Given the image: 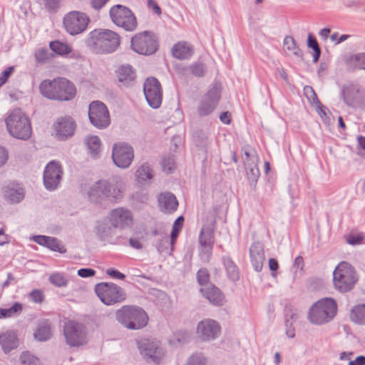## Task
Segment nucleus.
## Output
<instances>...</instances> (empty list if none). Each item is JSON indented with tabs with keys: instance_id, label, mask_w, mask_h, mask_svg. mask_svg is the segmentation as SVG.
<instances>
[{
	"instance_id": "1",
	"label": "nucleus",
	"mask_w": 365,
	"mask_h": 365,
	"mask_svg": "<svg viewBox=\"0 0 365 365\" xmlns=\"http://www.w3.org/2000/svg\"><path fill=\"white\" fill-rule=\"evenodd\" d=\"M39 90L44 97L58 101H71L77 93L75 84L64 77L43 81L39 86Z\"/></svg>"
},
{
	"instance_id": "2",
	"label": "nucleus",
	"mask_w": 365,
	"mask_h": 365,
	"mask_svg": "<svg viewBox=\"0 0 365 365\" xmlns=\"http://www.w3.org/2000/svg\"><path fill=\"white\" fill-rule=\"evenodd\" d=\"M6 130L13 138L26 140L32 135L31 122L27 115L16 108L8 113L5 118Z\"/></svg>"
},
{
	"instance_id": "3",
	"label": "nucleus",
	"mask_w": 365,
	"mask_h": 365,
	"mask_svg": "<svg viewBox=\"0 0 365 365\" xmlns=\"http://www.w3.org/2000/svg\"><path fill=\"white\" fill-rule=\"evenodd\" d=\"M119 35L109 29H96L89 34L88 43L97 53H110L120 45Z\"/></svg>"
},
{
	"instance_id": "4",
	"label": "nucleus",
	"mask_w": 365,
	"mask_h": 365,
	"mask_svg": "<svg viewBox=\"0 0 365 365\" xmlns=\"http://www.w3.org/2000/svg\"><path fill=\"white\" fill-rule=\"evenodd\" d=\"M337 313V303L331 297L316 302L309 309V320L315 324H324L332 320Z\"/></svg>"
},
{
	"instance_id": "5",
	"label": "nucleus",
	"mask_w": 365,
	"mask_h": 365,
	"mask_svg": "<svg viewBox=\"0 0 365 365\" xmlns=\"http://www.w3.org/2000/svg\"><path fill=\"white\" fill-rule=\"evenodd\" d=\"M359 280L355 268L349 262H341L333 272V284L334 288L346 292L351 290Z\"/></svg>"
},
{
	"instance_id": "6",
	"label": "nucleus",
	"mask_w": 365,
	"mask_h": 365,
	"mask_svg": "<svg viewBox=\"0 0 365 365\" xmlns=\"http://www.w3.org/2000/svg\"><path fill=\"white\" fill-rule=\"evenodd\" d=\"M117 319L129 329H140L148 322L147 313L136 306H123L116 313Z\"/></svg>"
},
{
	"instance_id": "7",
	"label": "nucleus",
	"mask_w": 365,
	"mask_h": 365,
	"mask_svg": "<svg viewBox=\"0 0 365 365\" xmlns=\"http://www.w3.org/2000/svg\"><path fill=\"white\" fill-rule=\"evenodd\" d=\"M112 21L126 31H134L137 27V19L133 12L128 7L117 4L109 11Z\"/></svg>"
},
{
	"instance_id": "8",
	"label": "nucleus",
	"mask_w": 365,
	"mask_h": 365,
	"mask_svg": "<svg viewBox=\"0 0 365 365\" xmlns=\"http://www.w3.org/2000/svg\"><path fill=\"white\" fill-rule=\"evenodd\" d=\"M95 291L101 302L106 305L121 302L126 296L123 289L113 283H99L96 286Z\"/></svg>"
},
{
	"instance_id": "9",
	"label": "nucleus",
	"mask_w": 365,
	"mask_h": 365,
	"mask_svg": "<svg viewBox=\"0 0 365 365\" xmlns=\"http://www.w3.org/2000/svg\"><path fill=\"white\" fill-rule=\"evenodd\" d=\"M133 50L141 55H151L158 50V42L155 36L148 31L136 34L131 38Z\"/></svg>"
},
{
	"instance_id": "10",
	"label": "nucleus",
	"mask_w": 365,
	"mask_h": 365,
	"mask_svg": "<svg viewBox=\"0 0 365 365\" xmlns=\"http://www.w3.org/2000/svg\"><path fill=\"white\" fill-rule=\"evenodd\" d=\"M89 21L88 16L84 13L73 11L64 16L63 24L66 31L74 36L83 32L87 29Z\"/></svg>"
},
{
	"instance_id": "11",
	"label": "nucleus",
	"mask_w": 365,
	"mask_h": 365,
	"mask_svg": "<svg viewBox=\"0 0 365 365\" xmlns=\"http://www.w3.org/2000/svg\"><path fill=\"white\" fill-rule=\"evenodd\" d=\"M64 336L71 346H79L86 344L87 335L85 327L77 322L68 321L64 327Z\"/></svg>"
},
{
	"instance_id": "12",
	"label": "nucleus",
	"mask_w": 365,
	"mask_h": 365,
	"mask_svg": "<svg viewBox=\"0 0 365 365\" xmlns=\"http://www.w3.org/2000/svg\"><path fill=\"white\" fill-rule=\"evenodd\" d=\"M88 117L91 123L96 128H104L110 124L108 110L102 102L93 101L90 104Z\"/></svg>"
},
{
	"instance_id": "13",
	"label": "nucleus",
	"mask_w": 365,
	"mask_h": 365,
	"mask_svg": "<svg viewBox=\"0 0 365 365\" xmlns=\"http://www.w3.org/2000/svg\"><path fill=\"white\" fill-rule=\"evenodd\" d=\"M143 91L148 104L153 108H158L162 103L163 91L158 79L148 78L144 83Z\"/></svg>"
},
{
	"instance_id": "14",
	"label": "nucleus",
	"mask_w": 365,
	"mask_h": 365,
	"mask_svg": "<svg viewBox=\"0 0 365 365\" xmlns=\"http://www.w3.org/2000/svg\"><path fill=\"white\" fill-rule=\"evenodd\" d=\"M138 349L143 357L149 363L159 364L164 356V352L158 341L143 339L138 344Z\"/></svg>"
},
{
	"instance_id": "15",
	"label": "nucleus",
	"mask_w": 365,
	"mask_h": 365,
	"mask_svg": "<svg viewBox=\"0 0 365 365\" xmlns=\"http://www.w3.org/2000/svg\"><path fill=\"white\" fill-rule=\"evenodd\" d=\"M133 150L132 147L126 143H119L113 148L112 158L114 163L119 168H126L133 160Z\"/></svg>"
},
{
	"instance_id": "16",
	"label": "nucleus",
	"mask_w": 365,
	"mask_h": 365,
	"mask_svg": "<svg viewBox=\"0 0 365 365\" xmlns=\"http://www.w3.org/2000/svg\"><path fill=\"white\" fill-rule=\"evenodd\" d=\"M62 173V168L58 162L52 160L48 163L43 173V182L46 189H56L60 183Z\"/></svg>"
},
{
	"instance_id": "17",
	"label": "nucleus",
	"mask_w": 365,
	"mask_h": 365,
	"mask_svg": "<svg viewBox=\"0 0 365 365\" xmlns=\"http://www.w3.org/2000/svg\"><path fill=\"white\" fill-rule=\"evenodd\" d=\"M109 221L113 227L123 230L133 226L134 217L130 210L118 207L110 212Z\"/></svg>"
},
{
	"instance_id": "18",
	"label": "nucleus",
	"mask_w": 365,
	"mask_h": 365,
	"mask_svg": "<svg viewBox=\"0 0 365 365\" xmlns=\"http://www.w3.org/2000/svg\"><path fill=\"white\" fill-rule=\"evenodd\" d=\"M220 331L219 324L212 319H205L198 323L197 327V337L202 341L214 339Z\"/></svg>"
},
{
	"instance_id": "19",
	"label": "nucleus",
	"mask_w": 365,
	"mask_h": 365,
	"mask_svg": "<svg viewBox=\"0 0 365 365\" xmlns=\"http://www.w3.org/2000/svg\"><path fill=\"white\" fill-rule=\"evenodd\" d=\"M171 54L173 57L176 59L182 61L187 60L194 54V48L187 41H178L173 46Z\"/></svg>"
},
{
	"instance_id": "20",
	"label": "nucleus",
	"mask_w": 365,
	"mask_h": 365,
	"mask_svg": "<svg viewBox=\"0 0 365 365\" xmlns=\"http://www.w3.org/2000/svg\"><path fill=\"white\" fill-rule=\"evenodd\" d=\"M54 129L59 138H66L73 134L75 125L70 117L60 118L55 123Z\"/></svg>"
},
{
	"instance_id": "21",
	"label": "nucleus",
	"mask_w": 365,
	"mask_h": 365,
	"mask_svg": "<svg viewBox=\"0 0 365 365\" xmlns=\"http://www.w3.org/2000/svg\"><path fill=\"white\" fill-rule=\"evenodd\" d=\"M250 258L255 270L257 272L261 271L264 260V248L262 244L255 242L251 245Z\"/></svg>"
},
{
	"instance_id": "22",
	"label": "nucleus",
	"mask_w": 365,
	"mask_h": 365,
	"mask_svg": "<svg viewBox=\"0 0 365 365\" xmlns=\"http://www.w3.org/2000/svg\"><path fill=\"white\" fill-rule=\"evenodd\" d=\"M88 198L96 203L106 200V181L99 180L93 185L88 192Z\"/></svg>"
},
{
	"instance_id": "23",
	"label": "nucleus",
	"mask_w": 365,
	"mask_h": 365,
	"mask_svg": "<svg viewBox=\"0 0 365 365\" xmlns=\"http://www.w3.org/2000/svg\"><path fill=\"white\" fill-rule=\"evenodd\" d=\"M32 240L37 244L45 246L52 251L62 254L66 252V249L56 238L43 235H37L34 236Z\"/></svg>"
},
{
	"instance_id": "24",
	"label": "nucleus",
	"mask_w": 365,
	"mask_h": 365,
	"mask_svg": "<svg viewBox=\"0 0 365 365\" xmlns=\"http://www.w3.org/2000/svg\"><path fill=\"white\" fill-rule=\"evenodd\" d=\"M158 203L160 210L164 212H172L178 207L176 197L170 192L160 194L158 197Z\"/></svg>"
},
{
	"instance_id": "25",
	"label": "nucleus",
	"mask_w": 365,
	"mask_h": 365,
	"mask_svg": "<svg viewBox=\"0 0 365 365\" xmlns=\"http://www.w3.org/2000/svg\"><path fill=\"white\" fill-rule=\"evenodd\" d=\"M203 295L213 304L220 305L224 302V297L220 290L215 286L210 284L200 289Z\"/></svg>"
},
{
	"instance_id": "26",
	"label": "nucleus",
	"mask_w": 365,
	"mask_h": 365,
	"mask_svg": "<svg viewBox=\"0 0 365 365\" xmlns=\"http://www.w3.org/2000/svg\"><path fill=\"white\" fill-rule=\"evenodd\" d=\"M4 195L6 198L13 202H19L23 200L24 192L18 184L10 183L4 187Z\"/></svg>"
},
{
	"instance_id": "27",
	"label": "nucleus",
	"mask_w": 365,
	"mask_h": 365,
	"mask_svg": "<svg viewBox=\"0 0 365 365\" xmlns=\"http://www.w3.org/2000/svg\"><path fill=\"white\" fill-rule=\"evenodd\" d=\"M0 344L5 352L17 347L18 340L14 332L7 331L0 334Z\"/></svg>"
},
{
	"instance_id": "28",
	"label": "nucleus",
	"mask_w": 365,
	"mask_h": 365,
	"mask_svg": "<svg viewBox=\"0 0 365 365\" xmlns=\"http://www.w3.org/2000/svg\"><path fill=\"white\" fill-rule=\"evenodd\" d=\"M123 186L120 183L110 184L106 181V199L117 200L123 197Z\"/></svg>"
},
{
	"instance_id": "29",
	"label": "nucleus",
	"mask_w": 365,
	"mask_h": 365,
	"mask_svg": "<svg viewBox=\"0 0 365 365\" xmlns=\"http://www.w3.org/2000/svg\"><path fill=\"white\" fill-rule=\"evenodd\" d=\"M217 99L206 96L201 102L198 109L200 115H207L212 113L217 106Z\"/></svg>"
},
{
	"instance_id": "30",
	"label": "nucleus",
	"mask_w": 365,
	"mask_h": 365,
	"mask_svg": "<svg viewBox=\"0 0 365 365\" xmlns=\"http://www.w3.org/2000/svg\"><path fill=\"white\" fill-rule=\"evenodd\" d=\"M117 77L120 82L128 83L135 79V75L130 66H122L116 71Z\"/></svg>"
},
{
	"instance_id": "31",
	"label": "nucleus",
	"mask_w": 365,
	"mask_h": 365,
	"mask_svg": "<svg viewBox=\"0 0 365 365\" xmlns=\"http://www.w3.org/2000/svg\"><path fill=\"white\" fill-rule=\"evenodd\" d=\"M346 64L351 69H365V53L350 56L346 59Z\"/></svg>"
},
{
	"instance_id": "32",
	"label": "nucleus",
	"mask_w": 365,
	"mask_h": 365,
	"mask_svg": "<svg viewBox=\"0 0 365 365\" xmlns=\"http://www.w3.org/2000/svg\"><path fill=\"white\" fill-rule=\"evenodd\" d=\"M350 318L356 324L365 325V304L354 307L351 310Z\"/></svg>"
},
{
	"instance_id": "33",
	"label": "nucleus",
	"mask_w": 365,
	"mask_h": 365,
	"mask_svg": "<svg viewBox=\"0 0 365 365\" xmlns=\"http://www.w3.org/2000/svg\"><path fill=\"white\" fill-rule=\"evenodd\" d=\"M23 310V306L19 302H15L9 308H1L0 309V319L10 318L16 317L21 313Z\"/></svg>"
},
{
	"instance_id": "34",
	"label": "nucleus",
	"mask_w": 365,
	"mask_h": 365,
	"mask_svg": "<svg viewBox=\"0 0 365 365\" xmlns=\"http://www.w3.org/2000/svg\"><path fill=\"white\" fill-rule=\"evenodd\" d=\"M215 241L214 232L211 229L202 228L200 235V243L205 247L212 248Z\"/></svg>"
},
{
	"instance_id": "35",
	"label": "nucleus",
	"mask_w": 365,
	"mask_h": 365,
	"mask_svg": "<svg viewBox=\"0 0 365 365\" xmlns=\"http://www.w3.org/2000/svg\"><path fill=\"white\" fill-rule=\"evenodd\" d=\"M346 242L351 245L365 244V234L362 232L351 231L345 236Z\"/></svg>"
},
{
	"instance_id": "36",
	"label": "nucleus",
	"mask_w": 365,
	"mask_h": 365,
	"mask_svg": "<svg viewBox=\"0 0 365 365\" xmlns=\"http://www.w3.org/2000/svg\"><path fill=\"white\" fill-rule=\"evenodd\" d=\"M49 46L53 52L60 56L67 55L72 51L71 46L59 41H52Z\"/></svg>"
},
{
	"instance_id": "37",
	"label": "nucleus",
	"mask_w": 365,
	"mask_h": 365,
	"mask_svg": "<svg viewBox=\"0 0 365 365\" xmlns=\"http://www.w3.org/2000/svg\"><path fill=\"white\" fill-rule=\"evenodd\" d=\"M223 263L227 272L229 277L232 279L238 278V268L232 259L229 257L223 258Z\"/></svg>"
},
{
	"instance_id": "38",
	"label": "nucleus",
	"mask_w": 365,
	"mask_h": 365,
	"mask_svg": "<svg viewBox=\"0 0 365 365\" xmlns=\"http://www.w3.org/2000/svg\"><path fill=\"white\" fill-rule=\"evenodd\" d=\"M153 177L151 170L148 165H142L136 171V178L138 182L145 183Z\"/></svg>"
},
{
	"instance_id": "39",
	"label": "nucleus",
	"mask_w": 365,
	"mask_h": 365,
	"mask_svg": "<svg viewBox=\"0 0 365 365\" xmlns=\"http://www.w3.org/2000/svg\"><path fill=\"white\" fill-rule=\"evenodd\" d=\"M183 222H184L183 217L180 216L175 220V221L173 223L171 236H170V238H171L170 243H171L172 247L174 246V245L176 242L177 237H178L180 232L182 229Z\"/></svg>"
},
{
	"instance_id": "40",
	"label": "nucleus",
	"mask_w": 365,
	"mask_h": 365,
	"mask_svg": "<svg viewBox=\"0 0 365 365\" xmlns=\"http://www.w3.org/2000/svg\"><path fill=\"white\" fill-rule=\"evenodd\" d=\"M283 49L288 55L297 54L299 50L293 37L289 36L284 38Z\"/></svg>"
},
{
	"instance_id": "41",
	"label": "nucleus",
	"mask_w": 365,
	"mask_h": 365,
	"mask_svg": "<svg viewBox=\"0 0 365 365\" xmlns=\"http://www.w3.org/2000/svg\"><path fill=\"white\" fill-rule=\"evenodd\" d=\"M86 144L92 154L95 155L98 153L101 148V141L98 136H88L86 139Z\"/></svg>"
},
{
	"instance_id": "42",
	"label": "nucleus",
	"mask_w": 365,
	"mask_h": 365,
	"mask_svg": "<svg viewBox=\"0 0 365 365\" xmlns=\"http://www.w3.org/2000/svg\"><path fill=\"white\" fill-rule=\"evenodd\" d=\"M51 336V329L48 324L40 326L34 333V337L38 341H46Z\"/></svg>"
},
{
	"instance_id": "43",
	"label": "nucleus",
	"mask_w": 365,
	"mask_h": 365,
	"mask_svg": "<svg viewBox=\"0 0 365 365\" xmlns=\"http://www.w3.org/2000/svg\"><path fill=\"white\" fill-rule=\"evenodd\" d=\"M50 282L56 287H66L68 284L67 279L64 275L59 272H55L49 277Z\"/></svg>"
},
{
	"instance_id": "44",
	"label": "nucleus",
	"mask_w": 365,
	"mask_h": 365,
	"mask_svg": "<svg viewBox=\"0 0 365 365\" xmlns=\"http://www.w3.org/2000/svg\"><path fill=\"white\" fill-rule=\"evenodd\" d=\"M198 283L205 287L208 286L210 275L206 269H200L197 273Z\"/></svg>"
},
{
	"instance_id": "45",
	"label": "nucleus",
	"mask_w": 365,
	"mask_h": 365,
	"mask_svg": "<svg viewBox=\"0 0 365 365\" xmlns=\"http://www.w3.org/2000/svg\"><path fill=\"white\" fill-rule=\"evenodd\" d=\"M308 46L314 50V59L315 61H317L320 56V48L316 38L312 35H309L308 36Z\"/></svg>"
},
{
	"instance_id": "46",
	"label": "nucleus",
	"mask_w": 365,
	"mask_h": 365,
	"mask_svg": "<svg viewBox=\"0 0 365 365\" xmlns=\"http://www.w3.org/2000/svg\"><path fill=\"white\" fill-rule=\"evenodd\" d=\"M29 298L33 302L40 304L44 300V293L41 289H34L29 294Z\"/></svg>"
},
{
	"instance_id": "47",
	"label": "nucleus",
	"mask_w": 365,
	"mask_h": 365,
	"mask_svg": "<svg viewBox=\"0 0 365 365\" xmlns=\"http://www.w3.org/2000/svg\"><path fill=\"white\" fill-rule=\"evenodd\" d=\"M21 361L23 365H37L38 363V359L29 352H24L21 354Z\"/></svg>"
},
{
	"instance_id": "48",
	"label": "nucleus",
	"mask_w": 365,
	"mask_h": 365,
	"mask_svg": "<svg viewBox=\"0 0 365 365\" xmlns=\"http://www.w3.org/2000/svg\"><path fill=\"white\" fill-rule=\"evenodd\" d=\"M358 93V90L353 86H346L343 90L344 97L346 101H350L355 98V94Z\"/></svg>"
},
{
	"instance_id": "49",
	"label": "nucleus",
	"mask_w": 365,
	"mask_h": 365,
	"mask_svg": "<svg viewBox=\"0 0 365 365\" xmlns=\"http://www.w3.org/2000/svg\"><path fill=\"white\" fill-rule=\"evenodd\" d=\"M14 71V66L7 67L0 74V87L2 86Z\"/></svg>"
},
{
	"instance_id": "50",
	"label": "nucleus",
	"mask_w": 365,
	"mask_h": 365,
	"mask_svg": "<svg viewBox=\"0 0 365 365\" xmlns=\"http://www.w3.org/2000/svg\"><path fill=\"white\" fill-rule=\"evenodd\" d=\"M190 68L192 73L197 77H201L204 75L205 67L202 63H193Z\"/></svg>"
},
{
	"instance_id": "51",
	"label": "nucleus",
	"mask_w": 365,
	"mask_h": 365,
	"mask_svg": "<svg viewBox=\"0 0 365 365\" xmlns=\"http://www.w3.org/2000/svg\"><path fill=\"white\" fill-rule=\"evenodd\" d=\"M206 359L200 355H192L189 361L188 365H205Z\"/></svg>"
},
{
	"instance_id": "52",
	"label": "nucleus",
	"mask_w": 365,
	"mask_h": 365,
	"mask_svg": "<svg viewBox=\"0 0 365 365\" xmlns=\"http://www.w3.org/2000/svg\"><path fill=\"white\" fill-rule=\"evenodd\" d=\"M9 152L6 148L0 145V167L5 165L9 160Z\"/></svg>"
},
{
	"instance_id": "53",
	"label": "nucleus",
	"mask_w": 365,
	"mask_h": 365,
	"mask_svg": "<svg viewBox=\"0 0 365 365\" xmlns=\"http://www.w3.org/2000/svg\"><path fill=\"white\" fill-rule=\"evenodd\" d=\"M35 57L38 61L43 62L48 59V53L45 49H38L35 53Z\"/></svg>"
},
{
	"instance_id": "54",
	"label": "nucleus",
	"mask_w": 365,
	"mask_h": 365,
	"mask_svg": "<svg viewBox=\"0 0 365 365\" xmlns=\"http://www.w3.org/2000/svg\"><path fill=\"white\" fill-rule=\"evenodd\" d=\"M106 274L109 275L110 277L115 279H124L125 277L124 274L120 272L117 269H114L112 268L108 269L106 270Z\"/></svg>"
},
{
	"instance_id": "55",
	"label": "nucleus",
	"mask_w": 365,
	"mask_h": 365,
	"mask_svg": "<svg viewBox=\"0 0 365 365\" xmlns=\"http://www.w3.org/2000/svg\"><path fill=\"white\" fill-rule=\"evenodd\" d=\"M95 274H96V271L93 269H89V268L80 269L78 271V274L81 277H83V278L93 277L95 275Z\"/></svg>"
},
{
	"instance_id": "56",
	"label": "nucleus",
	"mask_w": 365,
	"mask_h": 365,
	"mask_svg": "<svg viewBox=\"0 0 365 365\" xmlns=\"http://www.w3.org/2000/svg\"><path fill=\"white\" fill-rule=\"evenodd\" d=\"M148 8L152 9L154 13L157 14L158 15L161 14V9L155 0H148Z\"/></svg>"
},
{
	"instance_id": "57",
	"label": "nucleus",
	"mask_w": 365,
	"mask_h": 365,
	"mask_svg": "<svg viewBox=\"0 0 365 365\" xmlns=\"http://www.w3.org/2000/svg\"><path fill=\"white\" fill-rule=\"evenodd\" d=\"M349 365H365V356H359L354 360H350Z\"/></svg>"
},
{
	"instance_id": "58",
	"label": "nucleus",
	"mask_w": 365,
	"mask_h": 365,
	"mask_svg": "<svg viewBox=\"0 0 365 365\" xmlns=\"http://www.w3.org/2000/svg\"><path fill=\"white\" fill-rule=\"evenodd\" d=\"M108 0H91L92 6L96 9L102 8Z\"/></svg>"
},
{
	"instance_id": "59",
	"label": "nucleus",
	"mask_w": 365,
	"mask_h": 365,
	"mask_svg": "<svg viewBox=\"0 0 365 365\" xmlns=\"http://www.w3.org/2000/svg\"><path fill=\"white\" fill-rule=\"evenodd\" d=\"M220 120L225 124H229L231 121V115L228 112H224L220 115Z\"/></svg>"
},
{
	"instance_id": "60",
	"label": "nucleus",
	"mask_w": 365,
	"mask_h": 365,
	"mask_svg": "<svg viewBox=\"0 0 365 365\" xmlns=\"http://www.w3.org/2000/svg\"><path fill=\"white\" fill-rule=\"evenodd\" d=\"M129 243L130 245L135 249L140 250L143 247L142 243L138 239L131 238L130 239Z\"/></svg>"
},
{
	"instance_id": "61",
	"label": "nucleus",
	"mask_w": 365,
	"mask_h": 365,
	"mask_svg": "<svg viewBox=\"0 0 365 365\" xmlns=\"http://www.w3.org/2000/svg\"><path fill=\"white\" fill-rule=\"evenodd\" d=\"M269 267L271 271L276 272L279 268L278 262L274 258L269 259Z\"/></svg>"
},
{
	"instance_id": "62",
	"label": "nucleus",
	"mask_w": 365,
	"mask_h": 365,
	"mask_svg": "<svg viewBox=\"0 0 365 365\" xmlns=\"http://www.w3.org/2000/svg\"><path fill=\"white\" fill-rule=\"evenodd\" d=\"M294 265L300 270L303 269L304 267V259L302 257H297L294 259Z\"/></svg>"
},
{
	"instance_id": "63",
	"label": "nucleus",
	"mask_w": 365,
	"mask_h": 365,
	"mask_svg": "<svg viewBox=\"0 0 365 365\" xmlns=\"http://www.w3.org/2000/svg\"><path fill=\"white\" fill-rule=\"evenodd\" d=\"M9 240L6 235H5L3 229L0 230V245H4L9 243Z\"/></svg>"
},
{
	"instance_id": "64",
	"label": "nucleus",
	"mask_w": 365,
	"mask_h": 365,
	"mask_svg": "<svg viewBox=\"0 0 365 365\" xmlns=\"http://www.w3.org/2000/svg\"><path fill=\"white\" fill-rule=\"evenodd\" d=\"M305 94L307 95V98L311 99H314L316 97V95L313 91V89L311 87H306L304 88Z\"/></svg>"
}]
</instances>
